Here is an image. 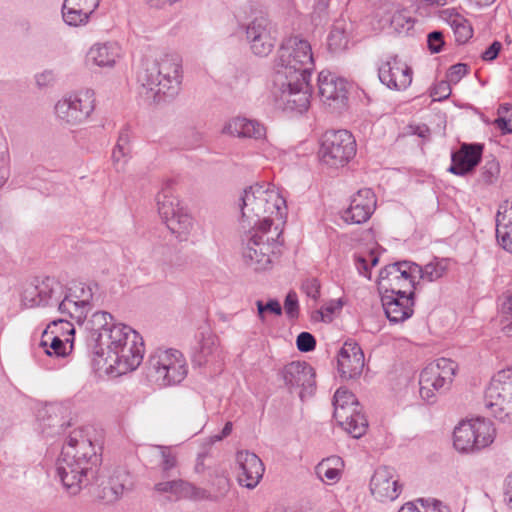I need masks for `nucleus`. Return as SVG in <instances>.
<instances>
[{
    "mask_svg": "<svg viewBox=\"0 0 512 512\" xmlns=\"http://www.w3.org/2000/svg\"><path fill=\"white\" fill-rule=\"evenodd\" d=\"M315 61L310 42L301 35L283 39L273 61L270 94L284 111L303 113L310 105Z\"/></svg>",
    "mask_w": 512,
    "mask_h": 512,
    "instance_id": "nucleus-1",
    "label": "nucleus"
},
{
    "mask_svg": "<svg viewBox=\"0 0 512 512\" xmlns=\"http://www.w3.org/2000/svg\"><path fill=\"white\" fill-rule=\"evenodd\" d=\"M100 463L92 441L83 430H74L62 447L56 462V475L71 495L78 494L84 486L96 479Z\"/></svg>",
    "mask_w": 512,
    "mask_h": 512,
    "instance_id": "nucleus-2",
    "label": "nucleus"
},
{
    "mask_svg": "<svg viewBox=\"0 0 512 512\" xmlns=\"http://www.w3.org/2000/svg\"><path fill=\"white\" fill-rule=\"evenodd\" d=\"M182 60L177 54H160L146 60L138 74L139 94L148 103L164 104L179 93L182 83Z\"/></svg>",
    "mask_w": 512,
    "mask_h": 512,
    "instance_id": "nucleus-3",
    "label": "nucleus"
},
{
    "mask_svg": "<svg viewBox=\"0 0 512 512\" xmlns=\"http://www.w3.org/2000/svg\"><path fill=\"white\" fill-rule=\"evenodd\" d=\"M243 221L251 228L273 229L284 222L286 201L274 185L255 184L246 188L240 198Z\"/></svg>",
    "mask_w": 512,
    "mask_h": 512,
    "instance_id": "nucleus-4",
    "label": "nucleus"
},
{
    "mask_svg": "<svg viewBox=\"0 0 512 512\" xmlns=\"http://www.w3.org/2000/svg\"><path fill=\"white\" fill-rule=\"evenodd\" d=\"M92 322L97 327L87 337L91 352H143L142 336L130 326L115 323L112 314L98 311L92 315Z\"/></svg>",
    "mask_w": 512,
    "mask_h": 512,
    "instance_id": "nucleus-5",
    "label": "nucleus"
},
{
    "mask_svg": "<svg viewBox=\"0 0 512 512\" xmlns=\"http://www.w3.org/2000/svg\"><path fill=\"white\" fill-rule=\"evenodd\" d=\"M95 103V92L92 89L66 93L55 103L54 115L62 126H79L90 118Z\"/></svg>",
    "mask_w": 512,
    "mask_h": 512,
    "instance_id": "nucleus-6",
    "label": "nucleus"
},
{
    "mask_svg": "<svg viewBox=\"0 0 512 512\" xmlns=\"http://www.w3.org/2000/svg\"><path fill=\"white\" fill-rule=\"evenodd\" d=\"M280 233L278 225L273 229L252 227L242 251L246 264L256 271L267 269L271 264V255L277 248Z\"/></svg>",
    "mask_w": 512,
    "mask_h": 512,
    "instance_id": "nucleus-7",
    "label": "nucleus"
},
{
    "mask_svg": "<svg viewBox=\"0 0 512 512\" xmlns=\"http://www.w3.org/2000/svg\"><path fill=\"white\" fill-rule=\"evenodd\" d=\"M334 418L353 438L362 437L368 428V420L356 398L345 388L336 390L333 397Z\"/></svg>",
    "mask_w": 512,
    "mask_h": 512,
    "instance_id": "nucleus-8",
    "label": "nucleus"
},
{
    "mask_svg": "<svg viewBox=\"0 0 512 512\" xmlns=\"http://www.w3.org/2000/svg\"><path fill=\"white\" fill-rule=\"evenodd\" d=\"M495 437V428L490 420L477 418L461 421L453 432V445L462 453L479 451L489 446Z\"/></svg>",
    "mask_w": 512,
    "mask_h": 512,
    "instance_id": "nucleus-9",
    "label": "nucleus"
},
{
    "mask_svg": "<svg viewBox=\"0 0 512 512\" xmlns=\"http://www.w3.org/2000/svg\"><path fill=\"white\" fill-rule=\"evenodd\" d=\"M158 213L172 234L181 240L192 228V218L176 197L171 183H166L156 196Z\"/></svg>",
    "mask_w": 512,
    "mask_h": 512,
    "instance_id": "nucleus-10",
    "label": "nucleus"
},
{
    "mask_svg": "<svg viewBox=\"0 0 512 512\" xmlns=\"http://www.w3.org/2000/svg\"><path fill=\"white\" fill-rule=\"evenodd\" d=\"M356 154V141L347 130L326 131L321 140L319 158L330 167H341Z\"/></svg>",
    "mask_w": 512,
    "mask_h": 512,
    "instance_id": "nucleus-11",
    "label": "nucleus"
},
{
    "mask_svg": "<svg viewBox=\"0 0 512 512\" xmlns=\"http://www.w3.org/2000/svg\"><path fill=\"white\" fill-rule=\"evenodd\" d=\"M245 38L251 52L258 57H267L277 41V30L265 15H259L243 26Z\"/></svg>",
    "mask_w": 512,
    "mask_h": 512,
    "instance_id": "nucleus-12",
    "label": "nucleus"
},
{
    "mask_svg": "<svg viewBox=\"0 0 512 512\" xmlns=\"http://www.w3.org/2000/svg\"><path fill=\"white\" fill-rule=\"evenodd\" d=\"M144 354H94L92 369L98 378H117L135 370Z\"/></svg>",
    "mask_w": 512,
    "mask_h": 512,
    "instance_id": "nucleus-13",
    "label": "nucleus"
},
{
    "mask_svg": "<svg viewBox=\"0 0 512 512\" xmlns=\"http://www.w3.org/2000/svg\"><path fill=\"white\" fill-rule=\"evenodd\" d=\"M149 361L155 370V380L161 386L179 384L187 375L183 354H152Z\"/></svg>",
    "mask_w": 512,
    "mask_h": 512,
    "instance_id": "nucleus-14",
    "label": "nucleus"
},
{
    "mask_svg": "<svg viewBox=\"0 0 512 512\" xmlns=\"http://www.w3.org/2000/svg\"><path fill=\"white\" fill-rule=\"evenodd\" d=\"M221 133L238 139H251L262 146L263 152L269 148L266 125L258 119L234 116L225 121Z\"/></svg>",
    "mask_w": 512,
    "mask_h": 512,
    "instance_id": "nucleus-15",
    "label": "nucleus"
},
{
    "mask_svg": "<svg viewBox=\"0 0 512 512\" xmlns=\"http://www.w3.org/2000/svg\"><path fill=\"white\" fill-rule=\"evenodd\" d=\"M420 265L411 261H400L389 264L382 268L379 272L378 284L382 288H395L399 289L407 286L409 290L415 291L420 285L419 274Z\"/></svg>",
    "mask_w": 512,
    "mask_h": 512,
    "instance_id": "nucleus-16",
    "label": "nucleus"
},
{
    "mask_svg": "<svg viewBox=\"0 0 512 512\" xmlns=\"http://www.w3.org/2000/svg\"><path fill=\"white\" fill-rule=\"evenodd\" d=\"M64 297L63 285L52 277H46L38 284L28 285L23 292L22 302L28 308L36 306H57Z\"/></svg>",
    "mask_w": 512,
    "mask_h": 512,
    "instance_id": "nucleus-17",
    "label": "nucleus"
},
{
    "mask_svg": "<svg viewBox=\"0 0 512 512\" xmlns=\"http://www.w3.org/2000/svg\"><path fill=\"white\" fill-rule=\"evenodd\" d=\"M92 297V290L89 286L83 283L75 284L69 288L68 293L64 292V297L59 303V312L68 315L80 324L91 311Z\"/></svg>",
    "mask_w": 512,
    "mask_h": 512,
    "instance_id": "nucleus-18",
    "label": "nucleus"
},
{
    "mask_svg": "<svg viewBox=\"0 0 512 512\" xmlns=\"http://www.w3.org/2000/svg\"><path fill=\"white\" fill-rule=\"evenodd\" d=\"M414 295L413 290L386 288L381 296V302L387 318L394 323L410 318L414 312Z\"/></svg>",
    "mask_w": 512,
    "mask_h": 512,
    "instance_id": "nucleus-19",
    "label": "nucleus"
},
{
    "mask_svg": "<svg viewBox=\"0 0 512 512\" xmlns=\"http://www.w3.org/2000/svg\"><path fill=\"white\" fill-rule=\"evenodd\" d=\"M75 328L72 323L67 320H54L42 332L39 347L43 352H65L66 345L69 344L70 352L74 349Z\"/></svg>",
    "mask_w": 512,
    "mask_h": 512,
    "instance_id": "nucleus-20",
    "label": "nucleus"
},
{
    "mask_svg": "<svg viewBox=\"0 0 512 512\" xmlns=\"http://www.w3.org/2000/svg\"><path fill=\"white\" fill-rule=\"evenodd\" d=\"M285 384L291 389L299 390V397L304 400L311 397L316 390L315 371L312 366L304 361H293L282 370Z\"/></svg>",
    "mask_w": 512,
    "mask_h": 512,
    "instance_id": "nucleus-21",
    "label": "nucleus"
},
{
    "mask_svg": "<svg viewBox=\"0 0 512 512\" xmlns=\"http://www.w3.org/2000/svg\"><path fill=\"white\" fill-rule=\"evenodd\" d=\"M318 93L323 103L334 109L345 105L347 99V83L328 70H322L318 75Z\"/></svg>",
    "mask_w": 512,
    "mask_h": 512,
    "instance_id": "nucleus-22",
    "label": "nucleus"
},
{
    "mask_svg": "<svg viewBox=\"0 0 512 512\" xmlns=\"http://www.w3.org/2000/svg\"><path fill=\"white\" fill-rule=\"evenodd\" d=\"M378 77L389 89L402 90L412 82V70L397 56H390L378 69Z\"/></svg>",
    "mask_w": 512,
    "mask_h": 512,
    "instance_id": "nucleus-23",
    "label": "nucleus"
},
{
    "mask_svg": "<svg viewBox=\"0 0 512 512\" xmlns=\"http://www.w3.org/2000/svg\"><path fill=\"white\" fill-rule=\"evenodd\" d=\"M485 407L501 422L512 423V384L500 387L498 384L487 387Z\"/></svg>",
    "mask_w": 512,
    "mask_h": 512,
    "instance_id": "nucleus-24",
    "label": "nucleus"
},
{
    "mask_svg": "<svg viewBox=\"0 0 512 512\" xmlns=\"http://www.w3.org/2000/svg\"><path fill=\"white\" fill-rule=\"evenodd\" d=\"M458 365L451 359L441 357L429 363L421 372L424 381L434 385L436 391H447L453 381Z\"/></svg>",
    "mask_w": 512,
    "mask_h": 512,
    "instance_id": "nucleus-25",
    "label": "nucleus"
},
{
    "mask_svg": "<svg viewBox=\"0 0 512 512\" xmlns=\"http://www.w3.org/2000/svg\"><path fill=\"white\" fill-rule=\"evenodd\" d=\"M376 208V196L370 188L360 189L351 198L349 207L343 214V219L352 224L366 222Z\"/></svg>",
    "mask_w": 512,
    "mask_h": 512,
    "instance_id": "nucleus-26",
    "label": "nucleus"
},
{
    "mask_svg": "<svg viewBox=\"0 0 512 512\" xmlns=\"http://www.w3.org/2000/svg\"><path fill=\"white\" fill-rule=\"evenodd\" d=\"M370 490L379 501L395 500L400 494L401 487L394 478V470L388 466L377 468L370 481Z\"/></svg>",
    "mask_w": 512,
    "mask_h": 512,
    "instance_id": "nucleus-27",
    "label": "nucleus"
},
{
    "mask_svg": "<svg viewBox=\"0 0 512 512\" xmlns=\"http://www.w3.org/2000/svg\"><path fill=\"white\" fill-rule=\"evenodd\" d=\"M236 460L239 466V484L249 489L255 488L265 470L261 459L255 453L240 451L237 453Z\"/></svg>",
    "mask_w": 512,
    "mask_h": 512,
    "instance_id": "nucleus-28",
    "label": "nucleus"
},
{
    "mask_svg": "<svg viewBox=\"0 0 512 512\" xmlns=\"http://www.w3.org/2000/svg\"><path fill=\"white\" fill-rule=\"evenodd\" d=\"M122 58V48L116 42L95 43L86 54L89 67L110 69Z\"/></svg>",
    "mask_w": 512,
    "mask_h": 512,
    "instance_id": "nucleus-29",
    "label": "nucleus"
},
{
    "mask_svg": "<svg viewBox=\"0 0 512 512\" xmlns=\"http://www.w3.org/2000/svg\"><path fill=\"white\" fill-rule=\"evenodd\" d=\"M483 147L480 144H462L461 148L451 154L448 171L463 176L472 171L480 162Z\"/></svg>",
    "mask_w": 512,
    "mask_h": 512,
    "instance_id": "nucleus-30",
    "label": "nucleus"
},
{
    "mask_svg": "<svg viewBox=\"0 0 512 512\" xmlns=\"http://www.w3.org/2000/svg\"><path fill=\"white\" fill-rule=\"evenodd\" d=\"M496 237L503 249L512 253V201L506 200L498 208Z\"/></svg>",
    "mask_w": 512,
    "mask_h": 512,
    "instance_id": "nucleus-31",
    "label": "nucleus"
},
{
    "mask_svg": "<svg viewBox=\"0 0 512 512\" xmlns=\"http://www.w3.org/2000/svg\"><path fill=\"white\" fill-rule=\"evenodd\" d=\"M365 365V354H338L337 367L343 380L358 377Z\"/></svg>",
    "mask_w": 512,
    "mask_h": 512,
    "instance_id": "nucleus-32",
    "label": "nucleus"
},
{
    "mask_svg": "<svg viewBox=\"0 0 512 512\" xmlns=\"http://www.w3.org/2000/svg\"><path fill=\"white\" fill-rule=\"evenodd\" d=\"M442 18L452 28L455 39L459 44L466 43L473 35V30L468 20L452 9L442 11Z\"/></svg>",
    "mask_w": 512,
    "mask_h": 512,
    "instance_id": "nucleus-33",
    "label": "nucleus"
},
{
    "mask_svg": "<svg viewBox=\"0 0 512 512\" xmlns=\"http://www.w3.org/2000/svg\"><path fill=\"white\" fill-rule=\"evenodd\" d=\"M155 490L160 493H169L176 498H198L200 491L190 483L183 480L159 482Z\"/></svg>",
    "mask_w": 512,
    "mask_h": 512,
    "instance_id": "nucleus-34",
    "label": "nucleus"
},
{
    "mask_svg": "<svg viewBox=\"0 0 512 512\" xmlns=\"http://www.w3.org/2000/svg\"><path fill=\"white\" fill-rule=\"evenodd\" d=\"M130 154V133L128 129H122L119 132L117 143L112 151V162L118 172L124 170L130 159Z\"/></svg>",
    "mask_w": 512,
    "mask_h": 512,
    "instance_id": "nucleus-35",
    "label": "nucleus"
},
{
    "mask_svg": "<svg viewBox=\"0 0 512 512\" xmlns=\"http://www.w3.org/2000/svg\"><path fill=\"white\" fill-rule=\"evenodd\" d=\"M63 407L57 404L46 406L43 411H40L39 418L41 421L42 432L52 435L54 432L47 431L48 429H55L59 433L63 429L65 422L58 417V413L62 412Z\"/></svg>",
    "mask_w": 512,
    "mask_h": 512,
    "instance_id": "nucleus-36",
    "label": "nucleus"
},
{
    "mask_svg": "<svg viewBox=\"0 0 512 512\" xmlns=\"http://www.w3.org/2000/svg\"><path fill=\"white\" fill-rule=\"evenodd\" d=\"M342 460L340 457L333 456L323 459L315 467V473L321 481L335 483L340 479V466Z\"/></svg>",
    "mask_w": 512,
    "mask_h": 512,
    "instance_id": "nucleus-37",
    "label": "nucleus"
},
{
    "mask_svg": "<svg viewBox=\"0 0 512 512\" xmlns=\"http://www.w3.org/2000/svg\"><path fill=\"white\" fill-rule=\"evenodd\" d=\"M347 24L344 20H337L327 38L328 48L332 52H339L347 48L349 38Z\"/></svg>",
    "mask_w": 512,
    "mask_h": 512,
    "instance_id": "nucleus-38",
    "label": "nucleus"
},
{
    "mask_svg": "<svg viewBox=\"0 0 512 512\" xmlns=\"http://www.w3.org/2000/svg\"><path fill=\"white\" fill-rule=\"evenodd\" d=\"M448 264V259L435 258L425 266H420L419 281L433 282L440 279L447 272Z\"/></svg>",
    "mask_w": 512,
    "mask_h": 512,
    "instance_id": "nucleus-39",
    "label": "nucleus"
},
{
    "mask_svg": "<svg viewBox=\"0 0 512 512\" xmlns=\"http://www.w3.org/2000/svg\"><path fill=\"white\" fill-rule=\"evenodd\" d=\"M160 453L159 468L164 478L174 476L177 469V456L170 447L157 446Z\"/></svg>",
    "mask_w": 512,
    "mask_h": 512,
    "instance_id": "nucleus-40",
    "label": "nucleus"
},
{
    "mask_svg": "<svg viewBox=\"0 0 512 512\" xmlns=\"http://www.w3.org/2000/svg\"><path fill=\"white\" fill-rule=\"evenodd\" d=\"M62 17L67 25L77 27L85 25L90 16L81 11L80 8L69 5L68 0H65L62 6Z\"/></svg>",
    "mask_w": 512,
    "mask_h": 512,
    "instance_id": "nucleus-41",
    "label": "nucleus"
},
{
    "mask_svg": "<svg viewBox=\"0 0 512 512\" xmlns=\"http://www.w3.org/2000/svg\"><path fill=\"white\" fill-rule=\"evenodd\" d=\"M378 257L377 255L370 251L366 254H357L355 255V266L358 270L359 274L366 277L367 279H371L370 269L377 265Z\"/></svg>",
    "mask_w": 512,
    "mask_h": 512,
    "instance_id": "nucleus-42",
    "label": "nucleus"
},
{
    "mask_svg": "<svg viewBox=\"0 0 512 512\" xmlns=\"http://www.w3.org/2000/svg\"><path fill=\"white\" fill-rule=\"evenodd\" d=\"M391 26L395 31L408 32L414 26V19L410 16L407 10H398L396 11L390 20Z\"/></svg>",
    "mask_w": 512,
    "mask_h": 512,
    "instance_id": "nucleus-43",
    "label": "nucleus"
},
{
    "mask_svg": "<svg viewBox=\"0 0 512 512\" xmlns=\"http://www.w3.org/2000/svg\"><path fill=\"white\" fill-rule=\"evenodd\" d=\"M70 354H40L36 362L46 370H54L66 365V358Z\"/></svg>",
    "mask_w": 512,
    "mask_h": 512,
    "instance_id": "nucleus-44",
    "label": "nucleus"
},
{
    "mask_svg": "<svg viewBox=\"0 0 512 512\" xmlns=\"http://www.w3.org/2000/svg\"><path fill=\"white\" fill-rule=\"evenodd\" d=\"M418 501L421 502L423 510H420L413 502H407L401 506L398 512H449L448 508L439 501L428 505H424L423 499Z\"/></svg>",
    "mask_w": 512,
    "mask_h": 512,
    "instance_id": "nucleus-45",
    "label": "nucleus"
},
{
    "mask_svg": "<svg viewBox=\"0 0 512 512\" xmlns=\"http://www.w3.org/2000/svg\"><path fill=\"white\" fill-rule=\"evenodd\" d=\"M495 125L504 133H512V107L503 104L498 109Z\"/></svg>",
    "mask_w": 512,
    "mask_h": 512,
    "instance_id": "nucleus-46",
    "label": "nucleus"
},
{
    "mask_svg": "<svg viewBox=\"0 0 512 512\" xmlns=\"http://www.w3.org/2000/svg\"><path fill=\"white\" fill-rule=\"evenodd\" d=\"M502 331L507 336H512V293L506 298L502 304Z\"/></svg>",
    "mask_w": 512,
    "mask_h": 512,
    "instance_id": "nucleus-47",
    "label": "nucleus"
},
{
    "mask_svg": "<svg viewBox=\"0 0 512 512\" xmlns=\"http://www.w3.org/2000/svg\"><path fill=\"white\" fill-rule=\"evenodd\" d=\"M258 316L261 319V321H264L265 319V313H272L275 315H281L282 314V307L278 300L276 299H270L266 304L263 303L261 300L256 301Z\"/></svg>",
    "mask_w": 512,
    "mask_h": 512,
    "instance_id": "nucleus-48",
    "label": "nucleus"
},
{
    "mask_svg": "<svg viewBox=\"0 0 512 512\" xmlns=\"http://www.w3.org/2000/svg\"><path fill=\"white\" fill-rule=\"evenodd\" d=\"M420 389L419 393L421 398L429 404H432L436 401V392L443 393L444 391H436L434 389V385H429L424 381V375L420 374L419 379Z\"/></svg>",
    "mask_w": 512,
    "mask_h": 512,
    "instance_id": "nucleus-49",
    "label": "nucleus"
},
{
    "mask_svg": "<svg viewBox=\"0 0 512 512\" xmlns=\"http://www.w3.org/2000/svg\"><path fill=\"white\" fill-rule=\"evenodd\" d=\"M296 345L300 352H310L316 345L315 337L309 332H301L296 339Z\"/></svg>",
    "mask_w": 512,
    "mask_h": 512,
    "instance_id": "nucleus-50",
    "label": "nucleus"
},
{
    "mask_svg": "<svg viewBox=\"0 0 512 512\" xmlns=\"http://www.w3.org/2000/svg\"><path fill=\"white\" fill-rule=\"evenodd\" d=\"M302 291L313 301H317L320 296V282L316 278H308L302 283Z\"/></svg>",
    "mask_w": 512,
    "mask_h": 512,
    "instance_id": "nucleus-51",
    "label": "nucleus"
},
{
    "mask_svg": "<svg viewBox=\"0 0 512 512\" xmlns=\"http://www.w3.org/2000/svg\"><path fill=\"white\" fill-rule=\"evenodd\" d=\"M468 72V65L458 63L449 68L446 74L447 80L452 84H457Z\"/></svg>",
    "mask_w": 512,
    "mask_h": 512,
    "instance_id": "nucleus-52",
    "label": "nucleus"
},
{
    "mask_svg": "<svg viewBox=\"0 0 512 512\" xmlns=\"http://www.w3.org/2000/svg\"><path fill=\"white\" fill-rule=\"evenodd\" d=\"M35 81L40 89L51 87L56 81V73L53 70H44L35 75Z\"/></svg>",
    "mask_w": 512,
    "mask_h": 512,
    "instance_id": "nucleus-53",
    "label": "nucleus"
},
{
    "mask_svg": "<svg viewBox=\"0 0 512 512\" xmlns=\"http://www.w3.org/2000/svg\"><path fill=\"white\" fill-rule=\"evenodd\" d=\"M499 385L500 387H506L508 385H512V368L502 369L496 375L493 376L491 382L488 387H493L494 385Z\"/></svg>",
    "mask_w": 512,
    "mask_h": 512,
    "instance_id": "nucleus-54",
    "label": "nucleus"
},
{
    "mask_svg": "<svg viewBox=\"0 0 512 512\" xmlns=\"http://www.w3.org/2000/svg\"><path fill=\"white\" fill-rule=\"evenodd\" d=\"M444 43L443 33L441 31H432L427 36L428 49L431 53H439Z\"/></svg>",
    "mask_w": 512,
    "mask_h": 512,
    "instance_id": "nucleus-55",
    "label": "nucleus"
},
{
    "mask_svg": "<svg viewBox=\"0 0 512 512\" xmlns=\"http://www.w3.org/2000/svg\"><path fill=\"white\" fill-rule=\"evenodd\" d=\"M298 298L295 292H289L285 298L284 309L289 318L298 316Z\"/></svg>",
    "mask_w": 512,
    "mask_h": 512,
    "instance_id": "nucleus-56",
    "label": "nucleus"
},
{
    "mask_svg": "<svg viewBox=\"0 0 512 512\" xmlns=\"http://www.w3.org/2000/svg\"><path fill=\"white\" fill-rule=\"evenodd\" d=\"M100 0H68V4L72 6H76L80 8L81 11L85 12L87 15L91 16V14L95 11V9L99 6Z\"/></svg>",
    "mask_w": 512,
    "mask_h": 512,
    "instance_id": "nucleus-57",
    "label": "nucleus"
},
{
    "mask_svg": "<svg viewBox=\"0 0 512 512\" xmlns=\"http://www.w3.org/2000/svg\"><path fill=\"white\" fill-rule=\"evenodd\" d=\"M499 173V165L496 161L492 160L487 162L482 168V176L484 180L491 183Z\"/></svg>",
    "mask_w": 512,
    "mask_h": 512,
    "instance_id": "nucleus-58",
    "label": "nucleus"
},
{
    "mask_svg": "<svg viewBox=\"0 0 512 512\" xmlns=\"http://www.w3.org/2000/svg\"><path fill=\"white\" fill-rule=\"evenodd\" d=\"M336 352H362L361 347L358 342L353 338H347L343 342H341L339 347L334 348Z\"/></svg>",
    "mask_w": 512,
    "mask_h": 512,
    "instance_id": "nucleus-59",
    "label": "nucleus"
},
{
    "mask_svg": "<svg viewBox=\"0 0 512 512\" xmlns=\"http://www.w3.org/2000/svg\"><path fill=\"white\" fill-rule=\"evenodd\" d=\"M451 84L448 80L439 82L434 88L433 95L439 100L448 98L451 94Z\"/></svg>",
    "mask_w": 512,
    "mask_h": 512,
    "instance_id": "nucleus-60",
    "label": "nucleus"
},
{
    "mask_svg": "<svg viewBox=\"0 0 512 512\" xmlns=\"http://www.w3.org/2000/svg\"><path fill=\"white\" fill-rule=\"evenodd\" d=\"M500 49H501V43L500 42H493L483 53H482V58L483 60H486V61H491V60H494L499 52H500Z\"/></svg>",
    "mask_w": 512,
    "mask_h": 512,
    "instance_id": "nucleus-61",
    "label": "nucleus"
},
{
    "mask_svg": "<svg viewBox=\"0 0 512 512\" xmlns=\"http://www.w3.org/2000/svg\"><path fill=\"white\" fill-rule=\"evenodd\" d=\"M189 137L191 138V141L185 144L189 149L198 147L203 142V134L198 131L191 130L189 132Z\"/></svg>",
    "mask_w": 512,
    "mask_h": 512,
    "instance_id": "nucleus-62",
    "label": "nucleus"
},
{
    "mask_svg": "<svg viewBox=\"0 0 512 512\" xmlns=\"http://www.w3.org/2000/svg\"><path fill=\"white\" fill-rule=\"evenodd\" d=\"M504 501L509 508H512V474L508 475L505 481Z\"/></svg>",
    "mask_w": 512,
    "mask_h": 512,
    "instance_id": "nucleus-63",
    "label": "nucleus"
},
{
    "mask_svg": "<svg viewBox=\"0 0 512 512\" xmlns=\"http://www.w3.org/2000/svg\"><path fill=\"white\" fill-rule=\"evenodd\" d=\"M179 0H146V3L150 8L164 9L166 6H170Z\"/></svg>",
    "mask_w": 512,
    "mask_h": 512,
    "instance_id": "nucleus-64",
    "label": "nucleus"
}]
</instances>
